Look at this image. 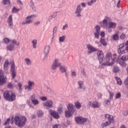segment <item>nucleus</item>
<instances>
[{
  "instance_id": "nucleus-3",
  "label": "nucleus",
  "mask_w": 128,
  "mask_h": 128,
  "mask_svg": "<svg viewBox=\"0 0 128 128\" xmlns=\"http://www.w3.org/2000/svg\"><path fill=\"white\" fill-rule=\"evenodd\" d=\"M4 98L8 102H14L16 100V94L10 90L4 91Z\"/></svg>"
},
{
  "instance_id": "nucleus-62",
  "label": "nucleus",
  "mask_w": 128,
  "mask_h": 128,
  "mask_svg": "<svg viewBox=\"0 0 128 128\" xmlns=\"http://www.w3.org/2000/svg\"><path fill=\"white\" fill-rule=\"evenodd\" d=\"M94 3L92 2L91 0L90 2H88V6H92V4Z\"/></svg>"
},
{
  "instance_id": "nucleus-36",
  "label": "nucleus",
  "mask_w": 128,
  "mask_h": 128,
  "mask_svg": "<svg viewBox=\"0 0 128 128\" xmlns=\"http://www.w3.org/2000/svg\"><path fill=\"white\" fill-rule=\"evenodd\" d=\"M94 36L95 38L98 39L100 38V32H95L94 33Z\"/></svg>"
},
{
  "instance_id": "nucleus-12",
  "label": "nucleus",
  "mask_w": 128,
  "mask_h": 128,
  "mask_svg": "<svg viewBox=\"0 0 128 128\" xmlns=\"http://www.w3.org/2000/svg\"><path fill=\"white\" fill-rule=\"evenodd\" d=\"M88 104L93 108H98L100 106V105L98 104V102L96 101L94 102L93 103L91 102H90Z\"/></svg>"
},
{
  "instance_id": "nucleus-57",
  "label": "nucleus",
  "mask_w": 128,
  "mask_h": 128,
  "mask_svg": "<svg viewBox=\"0 0 128 128\" xmlns=\"http://www.w3.org/2000/svg\"><path fill=\"white\" fill-rule=\"evenodd\" d=\"M72 76H76V72H72Z\"/></svg>"
},
{
  "instance_id": "nucleus-30",
  "label": "nucleus",
  "mask_w": 128,
  "mask_h": 128,
  "mask_svg": "<svg viewBox=\"0 0 128 128\" xmlns=\"http://www.w3.org/2000/svg\"><path fill=\"white\" fill-rule=\"evenodd\" d=\"M72 112H70V110L65 111V116H66V118H70V116H72Z\"/></svg>"
},
{
  "instance_id": "nucleus-16",
  "label": "nucleus",
  "mask_w": 128,
  "mask_h": 128,
  "mask_svg": "<svg viewBox=\"0 0 128 128\" xmlns=\"http://www.w3.org/2000/svg\"><path fill=\"white\" fill-rule=\"evenodd\" d=\"M15 68H16V66L14 65V63L12 62L11 65V72H12V78H14L16 76V70H14Z\"/></svg>"
},
{
  "instance_id": "nucleus-24",
  "label": "nucleus",
  "mask_w": 128,
  "mask_h": 128,
  "mask_svg": "<svg viewBox=\"0 0 128 128\" xmlns=\"http://www.w3.org/2000/svg\"><path fill=\"white\" fill-rule=\"evenodd\" d=\"M78 86H79V88H82L83 90H86V88L84 86V82L79 81L78 82Z\"/></svg>"
},
{
  "instance_id": "nucleus-64",
  "label": "nucleus",
  "mask_w": 128,
  "mask_h": 128,
  "mask_svg": "<svg viewBox=\"0 0 128 128\" xmlns=\"http://www.w3.org/2000/svg\"><path fill=\"white\" fill-rule=\"evenodd\" d=\"M82 6L84 8H86V4L85 3H82Z\"/></svg>"
},
{
  "instance_id": "nucleus-9",
  "label": "nucleus",
  "mask_w": 128,
  "mask_h": 128,
  "mask_svg": "<svg viewBox=\"0 0 128 128\" xmlns=\"http://www.w3.org/2000/svg\"><path fill=\"white\" fill-rule=\"evenodd\" d=\"M49 114H50L51 116H52L53 118L56 120H58V118H60V114H58V112H56L54 110H50Z\"/></svg>"
},
{
  "instance_id": "nucleus-58",
  "label": "nucleus",
  "mask_w": 128,
  "mask_h": 128,
  "mask_svg": "<svg viewBox=\"0 0 128 128\" xmlns=\"http://www.w3.org/2000/svg\"><path fill=\"white\" fill-rule=\"evenodd\" d=\"M98 98H102V94L100 93H98Z\"/></svg>"
},
{
  "instance_id": "nucleus-52",
  "label": "nucleus",
  "mask_w": 128,
  "mask_h": 128,
  "mask_svg": "<svg viewBox=\"0 0 128 128\" xmlns=\"http://www.w3.org/2000/svg\"><path fill=\"white\" fill-rule=\"evenodd\" d=\"M124 38H126V34H122L120 36V38H121V40H124Z\"/></svg>"
},
{
  "instance_id": "nucleus-14",
  "label": "nucleus",
  "mask_w": 128,
  "mask_h": 128,
  "mask_svg": "<svg viewBox=\"0 0 128 128\" xmlns=\"http://www.w3.org/2000/svg\"><path fill=\"white\" fill-rule=\"evenodd\" d=\"M30 100L32 104L34 106H38L40 104V101L38 99H36V96L34 95H32L30 97Z\"/></svg>"
},
{
  "instance_id": "nucleus-25",
  "label": "nucleus",
  "mask_w": 128,
  "mask_h": 128,
  "mask_svg": "<svg viewBox=\"0 0 128 128\" xmlns=\"http://www.w3.org/2000/svg\"><path fill=\"white\" fill-rule=\"evenodd\" d=\"M108 24L110 28H116V24L114 22H110L108 23Z\"/></svg>"
},
{
  "instance_id": "nucleus-35",
  "label": "nucleus",
  "mask_w": 128,
  "mask_h": 128,
  "mask_svg": "<svg viewBox=\"0 0 128 128\" xmlns=\"http://www.w3.org/2000/svg\"><path fill=\"white\" fill-rule=\"evenodd\" d=\"M113 72H120V68H118V67L117 66H114V67Z\"/></svg>"
},
{
  "instance_id": "nucleus-39",
  "label": "nucleus",
  "mask_w": 128,
  "mask_h": 128,
  "mask_svg": "<svg viewBox=\"0 0 128 128\" xmlns=\"http://www.w3.org/2000/svg\"><path fill=\"white\" fill-rule=\"evenodd\" d=\"M65 38H66V36H62L60 37L59 40L60 42H64Z\"/></svg>"
},
{
  "instance_id": "nucleus-61",
  "label": "nucleus",
  "mask_w": 128,
  "mask_h": 128,
  "mask_svg": "<svg viewBox=\"0 0 128 128\" xmlns=\"http://www.w3.org/2000/svg\"><path fill=\"white\" fill-rule=\"evenodd\" d=\"M105 102H106V104H108L110 103V100H105Z\"/></svg>"
},
{
  "instance_id": "nucleus-10",
  "label": "nucleus",
  "mask_w": 128,
  "mask_h": 128,
  "mask_svg": "<svg viewBox=\"0 0 128 128\" xmlns=\"http://www.w3.org/2000/svg\"><path fill=\"white\" fill-rule=\"evenodd\" d=\"M6 77H4V76L2 70H0V84L2 85L4 84H6Z\"/></svg>"
},
{
  "instance_id": "nucleus-27",
  "label": "nucleus",
  "mask_w": 128,
  "mask_h": 128,
  "mask_svg": "<svg viewBox=\"0 0 128 128\" xmlns=\"http://www.w3.org/2000/svg\"><path fill=\"white\" fill-rule=\"evenodd\" d=\"M6 48L8 50L12 52V50H14V45H8L6 46Z\"/></svg>"
},
{
  "instance_id": "nucleus-19",
  "label": "nucleus",
  "mask_w": 128,
  "mask_h": 128,
  "mask_svg": "<svg viewBox=\"0 0 128 128\" xmlns=\"http://www.w3.org/2000/svg\"><path fill=\"white\" fill-rule=\"evenodd\" d=\"M34 86V82L32 81L28 82V86H25V90H32V86Z\"/></svg>"
},
{
  "instance_id": "nucleus-42",
  "label": "nucleus",
  "mask_w": 128,
  "mask_h": 128,
  "mask_svg": "<svg viewBox=\"0 0 128 128\" xmlns=\"http://www.w3.org/2000/svg\"><path fill=\"white\" fill-rule=\"evenodd\" d=\"M122 96V94L120 92H118L116 94L115 98L116 100H118V98H120Z\"/></svg>"
},
{
  "instance_id": "nucleus-59",
  "label": "nucleus",
  "mask_w": 128,
  "mask_h": 128,
  "mask_svg": "<svg viewBox=\"0 0 128 128\" xmlns=\"http://www.w3.org/2000/svg\"><path fill=\"white\" fill-rule=\"evenodd\" d=\"M58 28H56V27H54L53 30V34H54V32H56Z\"/></svg>"
},
{
  "instance_id": "nucleus-29",
  "label": "nucleus",
  "mask_w": 128,
  "mask_h": 128,
  "mask_svg": "<svg viewBox=\"0 0 128 128\" xmlns=\"http://www.w3.org/2000/svg\"><path fill=\"white\" fill-rule=\"evenodd\" d=\"M8 60H6L4 66V70H8Z\"/></svg>"
},
{
  "instance_id": "nucleus-26",
  "label": "nucleus",
  "mask_w": 128,
  "mask_h": 128,
  "mask_svg": "<svg viewBox=\"0 0 128 128\" xmlns=\"http://www.w3.org/2000/svg\"><path fill=\"white\" fill-rule=\"evenodd\" d=\"M110 20V18L108 16L105 17V19L103 20V24L105 26H108V22Z\"/></svg>"
},
{
  "instance_id": "nucleus-21",
  "label": "nucleus",
  "mask_w": 128,
  "mask_h": 128,
  "mask_svg": "<svg viewBox=\"0 0 128 128\" xmlns=\"http://www.w3.org/2000/svg\"><path fill=\"white\" fill-rule=\"evenodd\" d=\"M10 122L12 124H14V117H12V120H10V118H8L4 124V126H8V124Z\"/></svg>"
},
{
  "instance_id": "nucleus-18",
  "label": "nucleus",
  "mask_w": 128,
  "mask_h": 128,
  "mask_svg": "<svg viewBox=\"0 0 128 128\" xmlns=\"http://www.w3.org/2000/svg\"><path fill=\"white\" fill-rule=\"evenodd\" d=\"M86 48L88 50H90L88 52V54H90V52H96V50H98V49L92 46L90 44L86 45Z\"/></svg>"
},
{
  "instance_id": "nucleus-53",
  "label": "nucleus",
  "mask_w": 128,
  "mask_h": 128,
  "mask_svg": "<svg viewBox=\"0 0 128 128\" xmlns=\"http://www.w3.org/2000/svg\"><path fill=\"white\" fill-rule=\"evenodd\" d=\"M8 88H12V84L11 83H9L8 84Z\"/></svg>"
},
{
  "instance_id": "nucleus-17",
  "label": "nucleus",
  "mask_w": 128,
  "mask_h": 128,
  "mask_svg": "<svg viewBox=\"0 0 128 128\" xmlns=\"http://www.w3.org/2000/svg\"><path fill=\"white\" fill-rule=\"evenodd\" d=\"M50 46H46L44 50V60H46L48 53L50 52Z\"/></svg>"
},
{
  "instance_id": "nucleus-54",
  "label": "nucleus",
  "mask_w": 128,
  "mask_h": 128,
  "mask_svg": "<svg viewBox=\"0 0 128 128\" xmlns=\"http://www.w3.org/2000/svg\"><path fill=\"white\" fill-rule=\"evenodd\" d=\"M56 13H54L52 16L51 17H50V20H52V18H56Z\"/></svg>"
},
{
  "instance_id": "nucleus-2",
  "label": "nucleus",
  "mask_w": 128,
  "mask_h": 128,
  "mask_svg": "<svg viewBox=\"0 0 128 128\" xmlns=\"http://www.w3.org/2000/svg\"><path fill=\"white\" fill-rule=\"evenodd\" d=\"M14 122L16 126L18 128H22L26 126V118L24 116H16L14 118Z\"/></svg>"
},
{
  "instance_id": "nucleus-33",
  "label": "nucleus",
  "mask_w": 128,
  "mask_h": 128,
  "mask_svg": "<svg viewBox=\"0 0 128 128\" xmlns=\"http://www.w3.org/2000/svg\"><path fill=\"white\" fill-rule=\"evenodd\" d=\"M32 44L34 48H36V44H38V41L36 40H32Z\"/></svg>"
},
{
  "instance_id": "nucleus-49",
  "label": "nucleus",
  "mask_w": 128,
  "mask_h": 128,
  "mask_svg": "<svg viewBox=\"0 0 128 128\" xmlns=\"http://www.w3.org/2000/svg\"><path fill=\"white\" fill-rule=\"evenodd\" d=\"M124 84L127 86L126 88L128 90V78L125 80Z\"/></svg>"
},
{
  "instance_id": "nucleus-38",
  "label": "nucleus",
  "mask_w": 128,
  "mask_h": 128,
  "mask_svg": "<svg viewBox=\"0 0 128 128\" xmlns=\"http://www.w3.org/2000/svg\"><path fill=\"white\" fill-rule=\"evenodd\" d=\"M109 94H110V97H109V99L110 100H112V98H114V94L113 92H109Z\"/></svg>"
},
{
  "instance_id": "nucleus-8",
  "label": "nucleus",
  "mask_w": 128,
  "mask_h": 128,
  "mask_svg": "<svg viewBox=\"0 0 128 128\" xmlns=\"http://www.w3.org/2000/svg\"><path fill=\"white\" fill-rule=\"evenodd\" d=\"M125 50L126 48H124V44H120L118 46V54H120V56L124 54Z\"/></svg>"
},
{
  "instance_id": "nucleus-4",
  "label": "nucleus",
  "mask_w": 128,
  "mask_h": 128,
  "mask_svg": "<svg viewBox=\"0 0 128 128\" xmlns=\"http://www.w3.org/2000/svg\"><path fill=\"white\" fill-rule=\"evenodd\" d=\"M60 60L58 59H55L53 64L52 66V68L54 70L56 68L60 67V70L61 72H66V69L65 66H62V64L60 63Z\"/></svg>"
},
{
  "instance_id": "nucleus-51",
  "label": "nucleus",
  "mask_w": 128,
  "mask_h": 128,
  "mask_svg": "<svg viewBox=\"0 0 128 128\" xmlns=\"http://www.w3.org/2000/svg\"><path fill=\"white\" fill-rule=\"evenodd\" d=\"M58 112H59V114H62V112H63L62 108L60 107V108H58Z\"/></svg>"
},
{
  "instance_id": "nucleus-40",
  "label": "nucleus",
  "mask_w": 128,
  "mask_h": 128,
  "mask_svg": "<svg viewBox=\"0 0 128 128\" xmlns=\"http://www.w3.org/2000/svg\"><path fill=\"white\" fill-rule=\"evenodd\" d=\"M121 60H128V55L123 56L121 58Z\"/></svg>"
},
{
  "instance_id": "nucleus-34",
  "label": "nucleus",
  "mask_w": 128,
  "mask_h": 128,
  "mask_svg": "<svg viewBox=\"0 0 128 128\" xmlns=\"http://www.w3.org/2000/svg\"><path fill=\"white\" fill-rule=\"evenodd\" d=\"M124 60H121L119 62L120 64V66H126V62H124Z\"/></svg>"
},
{
  "instance_id": "nucleus-41",
  "label": "nucleus",
  "mask_w": 128,
  "mask_h": 128,
  "mask_svg": "<svg viewBox=\"0 0 128 128\" xmlns=\"http://www.w3.org/2000/svg\"><path fill=\"white\" fill-rule=\"evenodd\" d=\"M3 4L5 5L10 4V0H3Z\"/></svg>"
},
{
  "instance_id": "nucleus-11",
  "label": "nucleus",
  "mask_w": 128,
  "mask_h": 128,
  "mask_svg": "<svg viewBox=\"0 0 128 128\" xmlns=\"http://www.w3.org/2000/svg\"><path fill=\"white\" fill-rule=\"evenodd\" d=\"M34 15H31L30 16H28L26 17V20L25 22H22V24H30L32 22V18H34Z\"/></svg>"
},
{
  "instance_id": "nucleus-37",
  "label": "nucleus",
  "mask_w": 128,
  "mask_h": 128,
  "mask_svg": "<svg viewBox=\"0 0 128 128\" xmlns=\"http://www.w3.org/2000/svg\"><path fill=\"white\" fill-rule=\"evenodd\" d=\"M37 114L38 117L42 116H44V112L42 110H39L38 111Z\"/></svg>"
},
{
  "instance_id": "nucleus-15",
  "label": "nucleus",
  "mask_w": 128,
  "mask_h": 128,
  "mask_svg": "<svg viewBox=\"0 0 128 128\" xmlns=\"http://www.w3.org/2000/svg\"><path fill=\"white\" fill-rule=\"evenodd\" d=\"M7 22H8L9 28H12V27L14 26V23L12 22V16H10Z\"/></svg>"
},
{
  "instance_id": "nucleus-60",
  "label": "nucleus",
  "mask_w": 128,
  "mask_h": 128,
  "mask_svg": "<svg viewBox=\"0 0 128 128\" xmlns=\"http://www.w3.org/2000/svg\"><path fill=\"white\" fill-rule=\"evenodd\" d=\"M18 86L20 88V90H22V83L18 82Z\"/></svg>"
},
{
  "instance_id": "nucleus-44",
  "label": "nucleus",
  "mask_w": 128,
  "mask_h": 128,
  "mask_svg": "<svg viewBox=\"0 0 128 128\" xmlns=\"http://www.w3.org/2000/svg\"><path fill=\"white\" fill-rule=\"evenodd\" d=\"M12 44H16V46H18L20 44V42L16 41V40H12Z\"/></svg>"
},
{
  "instance_id": "nucleus-46",
  "label": "nucleus",
  "mask_w": 128,
  "mask_h": 128,
  "mask_svg": "<svg viewBox=\"0 0 128 128\" xmlns=\"http://www.w3.org/2000/svg\"><path fill=\"white\" fill-rule=\"evenodd\" d=\"M113 38L115 40H118V35L117 34H115L113 36Z\"/></svg>"
},
{
  "instance_id": "nucleus-31",
  "label": "nucleus",
  "mask_w": 128,
  "mask_h": 128,
  "mask_svg": "<svg viewBox=\"0 0 128 128\" xmlns=\"http://www.w3.org/2000/svg\"><path fill=\"white\" fill-rule=\"evenodd\" d=\"M24 61L28 66H30V64H32V61L30 60V59L28 58H25Z\"/></svg>"
},
{
  "instance_id": "nucleus-6",
  "label": "nucleus",
  "mask_w": 128,
  "mask_h": 128,
  "mask_svg": "<svg viewBox=\"0 0 128 128\" xmlns=\"http://www.w3.org/2000/svg\"><path fill=\"white\" fill-rule=\"evenodd\" d=\"M97 56L100 63L102 64L104 58V52H102V50H98L97 52Z\"/></svg>"
},
{
  "instance_id": "nucleus-22",
  "label": "nucleus",
  "mask_w": 128,
  "mask_h": 128,
  "mask_svg": "<svg viewBox=\"0 0 128 128\" xmlns=\"http://www.w3.org/2000/svg\"><path fill=\"white\" fill-rule=\"evenodd\" d=\"M115 80H116L117 84H118V86H122V79L116 76Z\"/></svg>"
},
{
  "instance_id": "nucleus-45",
  "label": "nucleus",
  "mask_w": 128,
  "mask_h": 128,
  "mask_svg": "<svg viewBox=\"0 0 128 128\" xmlns=\"http://www.w3.org/2000/svg\"><path fill=\"white\" fill-rule=\"evenodd\" d=\"M96 32H100V26H96L95 28Z\"/></svg>"
},
{
  "instance_id": "nucleus-20",
  "label": "nucleus",
  "mask_w": 128,
  "mask_h": 128,
  "mask_svg": "<svg viewBox=\"0 0 128 128\" xmlns=\"http://www.w3.org/2000/svg\"><path fill=\"white\" fill-rule=\"evenodd\" d=\"M80 12H82V8H80V6L79 5L78 6L76 10V14L77 16H80Z\"/></svg>"
},
{
  "instance_id": "nucleus-1",
  "label": "nucleus",
  "mask_w": 128,
  "mask_h": 128,
  "mask_svg": "<svg viewBox=\"0 0 128 128\" xmlns=\"http://www.w3.org/2000/svg\"><path fill=\"white\" fill-rule=\"evenodd\" d=\"M116 58V54H114V58H112V52H107L104 58V62L102 64V66H112V64H114Z\"/></svg>"
},
{
  "instance_id": "nucleus-32",
  "label": "nucleus",
  "mask_w": 128,
  "mask_h": 128,
  "mask_svg": "<svg viewBox=\"0 0 128 128\" xmlns=\"http://www.w3.org/2000/svg\"><path fill=\"white\" fill-rule=\"evenodd\" d=\"M75 106L78 108V110H80L82 108V104L78 102H75Z\"/></svg>"
},
{
  "instance_id": "nucleus-55",
  "label": "nucleus",
  "mask_w": 128,
  "mask_h": 128,
  "mask_svg": "<svg viewBox=\"0 0 128 128\" xmlns=\"http://www.w3.org/2000/svg\"><path fill=\"white\" fill-rule=\"evenodd\" d=\"M68 28V24H66L65 26L63 27L62 30H66Z\"/></svg>"
},
{
  "instance_id": "nucleus-7",
  "label": "nucleus",
  "mask_w": 128,
  "mask_h": 128,
  "mask_svg": "<svg viewBox=\"0 0 128 128\" xmlns=\"http://www.w3.org/2000/svg\"><path fill=\"white\" fill-rule=\"evenodd\" d=\"M75 120L76 124H84V122L88 120V119L82 117H76L75 118Z\"/></svg>"
},
{
  "instance_id": "nucleus-63",
  "label": "nucleus",
  "mask_w": 128,
  "mask_h": 128,
  "mask_svg": "<svg viewBox=\"0 0 128 128\" xmlns=\"http://www.w3.org/2000/svg\"><path fill=\"white\" fill-rule=\"evenodd\" d=\"M34 6V2L32 0L30 2V6Z\"/></svg>"
},
{
  "instance_id": "nucleus-48",
  "label": "nucleus",
  "mask_w": 128,
  "mask_h": 128,
  "mask_svg": "<svg viewBox=\"0 0 128 128\" xmlns=\"http://www.w3.org/2000/svg\"><path fill=\"white\" fill-rule=\"evenodd\" d=\"M4 42L5 44H8L10 42V39L8 38H5L4 39Z\"/></svg>"
},
{
  "instance_id": "nucleus-23",
  "label": "nucleus",
  "mask_w": 128,
  "mask_h": 128,
  "mask_svg": "<svg viewBox=\"0 0 128 128\" xmlns=\"http://www.w3.org/2000/svg\"><path fill=\"white\" fill-rule=\"evenodd\" d=\"M67 108L69 112H73L74 110V105L72 104H69Z\"/></svg>"
},
{
  "instance_id": "nucleus-28",
  "label": "nucleus",
  "mask_w": 128,
  "mask_h": 128,
  "mask_svg": "<svg viewBox=\"0 0 128 128\" xmlns=\"http://www.w3.org/2000/svg\"><path fill=\"white\" fill-rule=\"evenodd\" d=\"M100 44H102V46H107V44L106 42V40H104V38H101L100 39Z\"/></svg>"
},
{
  "instance_id": "nucleus-56",
  "label": "nucleus",
  "mask_w": 128,
  "mask_h": 128,
  "mask_svg": "<svg viewBox=\"0 0 128 128\" xmlns=\"http://www.w3.org/2000/svg\"><path fill=\"white\" fill-rule=\"evenodd\" d=\"M100 36H102V38H104V32H101L100 34Z\"/></svg>"
},
{
  "instance_id": "nucleus-5",
  "label": "nucleus",
  "mask_w": 128,
  "mask_h": 128,
  "mask_svg": "<svg viewBox=\"0 0 128 128\" xmlns=\"http://www.w3.org/2000/svg\"><path fill=\"white\" fill-rule=\"evenodd\" d=\"M104 116L106 118H108V121L106 122L105 123H104L102 124V126L104 127L108 126H110V124L114 123V116H112L110 114H104Z\"/></svg>"
},
{
  "instance_id": "nucleus-43",
  "label": "nucleus",
  "mask_w": 128,
  "mask_h": 128,
  "mask_svg": "<svg viewBox=\"0 0 128 128\" xmlns=\"http://www.w3.org/2000/svg\"><path fill=\"white\" fill-rule=\"evenodd\" d=\"M18 10H20L16 8V7H14L13 9L12 10V12L13 14H16V12H18Z\"/></svg>"
},
{
  "instance_id": "nucleus-13",
  "label": "nucleus",
  "mask_w": 128,
  "mask_h": 128,
  "mask_svg": "<svg viewBox=\"0 0 128 128\" xmlns=\"http://www.w3.org/2000/svg\"><path fill=\"white\" fill-rule=\"evenodd\" d=\"M54 103L52 100H48L43 103V106L46 108H48L54 107Z\"/></svg>"
},
{
  "instance_id": "nucleus-47",
  "label": "nucleus",
  "mask_w": 128,
  "mask_h": 128,
  "mask_svg": "<svg viewBox=\"0 0 128 128\" xmlns=\"http://www.w3.org/2000/svg\"><path fill=\"white\" fill-rule=\"evenodd\" d=\"M40 99L42 102H46V100H48V98H46V96H42L40 98Z\"/></svg>"
},
{
  "instance_id": "nucleus-50",
  "label": "nucleus",
  "mask_w": 128,
  "mask_h": 128,
  "mask_svg": "<svg viewBox=\"0 0 128 128\" xmlns=\"http://www.w3.org/2000/svg\"><path fill=\"white\" fill-rule=\"evenodd\" d=\"M53 128H62V126L60 124H55L53 126Z\"/></svg>"
}]
</instances>
